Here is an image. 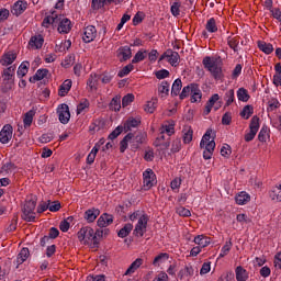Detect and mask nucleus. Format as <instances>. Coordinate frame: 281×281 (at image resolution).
I'll return each instance as SVG.
<instances>
[{"mask_svg":"<svg viewBox=\"0 0 281 281\" xmlns=\"http://www.w3.org/2000/svg\"><path fill=\"white\" fill-rule=\"evenodd\" d=\"M130 221L135 223L133 234L136 238H143L144 234L148 232V222L150 216L144 211H134L128 215Z\"/></svg>","mask_w":281,"mask_h":281,"instance_id":"obj_1","label":"nucleus"},{"mask_svg":"<svg viewBox=\"0 0 281 281\" xmlns=\"http://www.w3.org/2000/svg\"><path fill=\"white\" fill-rule=\"evenodd\" d=\"M202 65L206 71H210L215 80L223 78V59H221V57L205 56L202 60Z\"/></svg>","mask_w":281,"mask_h":281,"instance_id":"obj_2","label":"nucleus"},{"mask_svg":"<svg viewBox=\"0 0 281 281\" xmlns=\"http://www.w3.org/2000/svg\"><path fill=\"white\" fill-rule=\"evenodd\" d=\"M98 236H102V231H93L91 226H83L77 233V238L81 245H98Z\"/></svg>","mask_w":281,"mask_h":281,"instance_id":"obj_3","label":"nucleus"},{"mask_svg":"<svg viewBox=\"0 0 281 281\" xmlns=\"http://www.w3.org/2000/svg\"><path fill=\"white\" fill-rule=\"evenodd\" d=\"M36 202L34 200L26 201L22 209V218L23 221H27L31 223L32 221H36Z\"/></svg>","mask_w":281,"mask_h":281,"instance_id":"obj_4","label":"nucleus"},{"mask_svg":"<svg viewBox=\"0 0 281 281\" xmlns=\"http://www.w3.org/2000/svg\"><path fill=\"white\" fill-rule=\"evenodd\" d=\"M15 71H16V66H10L2 71V82L5 87V91L12 89V85H14Z\"/></svg>","mask_w":281,"mask_h":281,"instance_id":"obj_5","label":"nucleus"},{"mask_svg":"<svg viewBox=\"0 0 281 281\" xmlns=\"http://www.w3.org/2000/svg\"><path fill=\"white\" fill-rule=\"evenodd\" d=\"M157 183V178L155 176V171L153 169H146L143 172V188L144 190H150L153 186Z\"/></svg>","mask_w":281,"mask_h":281,"instance_id":"obj_6","label":"nucleus"},{"mask_svg":"<svg viewBox=\"0 0 281 281\" xmlns=\"http://www.w3.org/2000/svg\"><path fill=\"white\" fill-rule=\"evenodd\" d=\"M58 120L61 124H69L71 120V113L69 112V105L61 103L57 106Z\"/></svg>","mask_w":281,"mask_h":281,"instance_id":"obj_7","label":"nucleus"},{"mask_svg":"<svg viewBox=\"0 0 281 281\" xmlns=\"http://www.w3.org/2000/svg\"><path fill=\"white\" fill-rule=\"evenodd\" d=\"M13 133H14V130L12 128V125L5 124L0 131V143L10 144Z\"/></svg>","mask_w":281,"mask_h":281,"instance_id":"obj_8","label":"nucleus"},{"mask_svg":"<svg viewBox=\"0 0 281 281\" xmlns=\"http://www.w3.org/2000/svg\"><path fill=\"white\" fill-rule=\"evenodd\" d=\"M56 25L59 34H69V32H71V21L69 19L58 16Z\"/></svg>","mask_w":281,"mask_h":281,"instance_id":"obj_9","label":"nucleus"},{"mask_svg":"<svg viewBox=\"0 0 281 281\" xmlns=\"http://www.w3.org/2000/svg\"><path fill=\"white\" fill-rule=\"evenodd\" d=\"M95 36H98V30L93 25H88L83 29L82 41L86 43H92L95 41Z\"/></svg>","mask_w":281,"mask_h":281,"instance_id":"obj_10","label":"nucleus"},{"mask_svg":"<svg viewBox=\"0 0 281 281\" xmlns=\"http://www.w3.org/2000/svg\"><path fill=\"white\" fill-rule=\"evenodd\" d=\"M27 1L25 0H18L15 3H13L11 8V13L14 16H21L25 10H27Z\"/></svg>","mask_w":281,"mask_h":281,"instance_id":"obj_11","label":"nucleus"},{"mask_svg":"<svg viewBox=\"0 0 281 281\" xmlns=\"http://www.w3.org/2000/svg\"><path fill=\"white\" fill-rule=\"evenodd\" d=\"M159 133L160 135H168V137L175 135V121H165L159 128Z\"/></svg>","mask_w":281,"mask_h":281,"instance_id":"obj_12","label":"nucleus"},{"mask_svg":"<svg viewBox=\"0 0 281 281\" xmlns=\"http://www.w3.org/2000/svg\"><path fill=\"white\" fill-rule=\"evenodd\" d=\"M43 43H45L43 35H33L29 41V47L30 49H41L43 47Z\"/></svg>","mask_w":281,"mask_h":281,"instance_id":"obj_13","label":"nucleus"},{"mask_svg":"<svg viewBox=\"0 0 281 281\" xmlns=\"http://www.w3.org/2000/svg\"><path fill=\"white\" fill-rule=\"evenodd\" d=\"M116 56L121 63H124L133 56V53L131 52V47L122 46L116 50Z\"/></svg>","mask_w":281,"mask_h":281,"instance_id":"obj_14","label":"nucleus"},{"mask_svg":"<svg viewBox=\"0 0 281 281\" xmlns=\"http://www.w3.org/2000/svg\"><path fill=\"white\" fill-rule=\"evenodd\" d=\"M193 243L200 247V249H205V247H210L212 245V238L205 235H198L194 237Z\"/></svg>","mask_w":281,"mask_h":281,"instance_id":"obj_15","label":"nucleus"},{"mask_svg":"<svg viewBox=\"0 0 281 281\" xmlns=\"http://www.w3.org/2000/svg\"><path fill=\"white\" fill-rule=\"evenodd\" d=\"M203 148V158L212 159V156L214 155V149L216 148V143L214 142V138H212L211 142L205 143Z\"/></svg>","mask_w":281,"mask_h":281,"instance_id":"obj_16","label":"nucleus"},{"mask_svg":"<svg viewBox=\"0 0 281 281\" xmlns=\"http://www.w3.org/2000/svg\"><path fill=\"white\" fill-rule=\"evenodd\" d=\"M113 224V215L109 213H103L97 222L98 227H109Z\"/></svg>","mask_w":281,"mask_h":281,"instance_id":"obj_17","label":"nucleus"},{"mask_svg":"<svg viewBox=\"0 0 281 281\" xmlns=\"http://www.w3.org/2000/svg\"><path fill=\"white\" fill-rule=\"evenodd\" d=\"M251 201V195L246 191H241L235 195V203L237 205H247Z\"/></svg>","mask_w":281,"mask_h":281,"instance_id":"obj_18","label":"nucleus"},{"mask_svg":"<svg viewBox=\"0 0 281 281\" xmlns=\"http://www.w3.org/2000/svg\"><path fill=\"white\" fill-rule=\"evenodd\" d=\"M16 60V54L13 52L4 53L0 59V64L3 67H8L9 65H12Z\"/></svg>","mask_w":281,"mask_h":281,"instance_id":"obj_19","label":"nucleus"},{"mask_svg":"<svg viewBox=\"0 0 281 281\" xmlns=\"http://www.w3.org/2000/svg\"><path fill=\"white\" fill-rule=\"evenodd\" d=\"M155 146H160L162 150H165V148H168L170 146V136L166 137L165 134H159V136L156 138V140L154 142Z\"/></svg>","mask_w":281,"mask_h":281,"instance_id":"obj_20","label":"nucleus"},{"mask_svg":"<svg viewBox=\"0 0 281 281\" xmlns=\"http://www.w3.org/2000/svg\"><path fill=\"white\" fill-rule=\"evenodd\" d=\"M165 56H167V60L172 67H177V65H179V59L181 58V56H179V53L175 50H167L165 53Z\"/></svg>","mask_w":281,"mask_h":281,"instance_id":"obj_21","label":"nucleus"},{"mask_svg":"<svg viewBox=\"0 0 281 281\" xmlns=\"http://www.w3.org/2000/svg\"><path fill=\"white\" fill-rule=\"evenodd\" d=\"M144 265V259L137 258L134 262L131 263V266L125 271L124 276H133Z\"/></svg>","mask_w":281,"mask_h":281,"instance_id":"obj_22","label":"nucleus"},{"mask_svg":"<svg viewBox=\"0 0 281 281\" xmlns=\"http://www.w3.org/2000/svg\"><path fill=\"white\" fill-rule=\"evenodd\" d=\"M124 0H92V10H101L106 3H122Z\"/></svg>","mask_w":281,"mask_h":281,"instance_id":"obj_23","label":"nucleus"},{"mask_svg":"<svg viewBox=\"0 0 281 281\" xmlns=\"http://www.w3.org/2000/svg\"><path fill=\"white\" fill-rule=\"evenodd\" d=\"M235 278L237 281H247L249 280V272L241 266H238L235 269Z\"/></svg>","mask_w":281,"mask_h":281,"instance_id":"obj_24","label":"nucleus"},{"mask_svg":"<svg viewBox=\"0 0 281 281\" xmlns=\"http://www.w3.org/2000/svg\"><path fill=\"white\" fill-rule=\"evenodd\" d=\"M142 124V121L139 119H133L130 117L123 125V128L125 133H128V131H133V128H137Z\"/></svg>","mask_w":281,"mask_h":281,"instance_id":"obj_25","label":"nucleus"},{"mask_svg":"<svg viewBox=\"0 0 281 281\" xmlns=\"http://www.w3.org/2000/svg\"><path fill=\"white\" fill-rule=\"evenodd\" d=\"M194 136V131L192 130V126L184 125L182 130V138L186 144H190L192 142V137Z\"/></svg>","mask_w":281,"mask_h":281,"instance_id":"obj_26","label":"nucleus"},{"mask_svg":"<svg viewBox=\"0 0 281 281\" xmlns=\"http://www.w3.org/2000/svg\"><path fill=\"white\" fill-rule=\"evenodd\" d=\"M257 45L260 52H262L263 54H273V44L267 43L265 41H258Z\"/></svg>","mask_w":281,"mask_h":281,"instance_id":"obj_27","label":"nucleus"},{"mask_svg":"<svg viewBox=\"0 0 281 281\" xmlns=\"http://www.w3.org/2000/svg\"><path fill=\"white\" fill-rule=\"evenodd\" d=\"M100 216V211L98 209H90L85 212V218L88 223H93L95 218Z\"/></svg>","mask_w":281,"mask_h":281,"instance_id":"obj_28","label":"nucleus"},{"mask_svg":"<svg viewBox=\"0 0 281 281\" xmlns=\"http://www.w3.org/2000/svg\"><path fill=\"white\" fill-rule=\"evenodd\" d=\"M158 93L162 99L168 98V94L170 93V83L168 81H161L158 86Z\"/></svg>","mask_w":281,"mask_h":281,"instance_id":"obj_29","label":"nucleus"},{"mask_svg":"<svg viewBox=\"0 0 281 281\" xmlns=\"http://www.w3.org/2000/svg\"><path fill=\"white\" fill-rule=\"evenodd\" d=\"M218 100H221V97L218 95V93L213 94L209 101L206 102L205 105V114L209 115V113H212V109L214 108V104H216V102H218Z\"/></svg>","mask_w":281,"mask_h":281,"instance_id":"obj_30","label":"nucleus"},{"mask_svg":"<svg viewBox=\"0 0 281 281\" xmlns=\"http://www.w3.org/2000/svg\"><path fill=\"white\" fill-rule=\"evenodd\" d=\"M178 276L180 280H183V278H192V276H194V268L192 265H188L179 271Z\"/></svg>","mask_w":281,"mask_h":281,"instance_id":"obj_31","label":"nucleus"},{"mask_svg":"<svg viewBox=\"0 0 281 281\" xmlns=\"http://www.w3.org/2000/svg\"><path fill=\"white\" fill-rule=\"evenodd\" d=\"M169 258L170 255H168L167 252H161L154 258L153 265L154 267H161L164 262H168Z\"/></svg>","mask_w":281,"mask_h":281,"instance_id":"obj_32","label":"nucleus"},{"mask_svg":"<svg viewBox=\"0 0 281 281\" xmlns=\"http://www.w3.org/2000/svg\"><path fill=\"white\" fill-rule=\"evenodd\" d=\"M69 91H71V80L67 79L59 87L58 95H60V98H65Z\"/></svg>","mask_w":281,"mask_h":281,"instance_id":"obj_33","label":"nucleus"},{"mask_svg":"<svg viewBox=\"0 0 281 281\" xmlns=\"http://www.w3.org/2000/svg\"><path fill=\"white\" fill-rule=\"evenodd\" d=\"M34 115H36V111L30 110L24 114L23 124L24 128H30L32 126V122H34Z\"/></svg>","mask_w":281,"mask_h":281,"instance_id":"obj_34","label":"nucleus"},{"mask_svg":"<svg viewBox=\"0 0 281 281\" xmlns=\"http://www.w3.org/2000/svg\"><path fill=\"white\" fill-rule=\"evenodd\" d=\"M56 23H58V15H56V13H52V15L44 18L42 25L43 27H49V25H56Z\"/></svg>","mask_w":281,"mask_h":281,"instance_id":"obj_35","label":"nucleus"},{"mask_svg":"<svg viewBox=\"0 0 281 281\" xmlns=\"http://www.w3.org/2000/svg\"><path fill=\"white\" fill-rule=\"evenodd\" d=\"M271 137V130L268 126H262L259 134L258 139L259 142H267Z\"/></svg>","mask_w":281,"mask_h":281,"instance_id":"obj_36","label":"nucleus"},{"mask_svg":"<svg viewBox=\"0 0 281 281\" xmlns=\"http://www.w3.org/2000/svg\"><path fill=\"white\" fill-rule=\"evenodd\" d=\"M89 106H90L89 100L82 99L80 103L77 105V115H82L87 113V111H89Z\"/></svg>","mask_w":281,"mask_h":281,"instance_id":"obj_37","label":"nucleus"},{"mask_svg":"<svg viewBox=\"0 0 281 281\" xmlns=\"http://www.w3.org/2000/svg\"><path fill=\"white\" fill-rule=\"evenodd\" d=\"M193 91L191 92V102H201V98H203V93L201 92V89L199 88V85L195 83L193 86Z\"/></svg>","mask_w":281,"mask_h":281,"instance_id":"obj_38","label":"nucleus"},{"mask_svg":"<svg viewBox=\"0 0 281 281\" xmlns=\"http://www.w3.org/2000/svg\"><path fill=\"white\" fill-rule=\"evenodd\" d=\"M194 87H196V83H190L187 87H184L180 93V100H186L189 95H192V92L194 91Z\"/></svg>","mask_w":281,"mask_h":281,"instance_id":"obj_39","label":"nucleus"},{"mask_svg":"<svg viewBox=\"0 0 281 281\" xmlns=\"http://www.w3.org/2000/svg\"><path fill=\"white\" fill-rule=\"evenodd\" d=\"M250 98L251 97L249 95V91H247V89L239 88L237 90V99L239 100V102H249Z\"/></svg>","mask_w":281,"mask_h":281,"instance_id":"obj_40","label":"nucleus"},{"mask_svg":"<svg viewBox=\"0 0 281 281\" xmlns=\"http://www.w3.org/2000/svg\"><path fill=\"white\" fill-rule=\"evenodd\" d=\"M157 99H150L145 103L144 111L146 113H153L154 111H157Z\"/></svg>","mask_w":281,"mask_h":281,"instance_id":"obj_41","label":"nucleus"},{"mask_svg":"<svg viewBox=\"0 0 281 281\" xmlns=\"http://www.w3.org/2000/svg\"><path fill=\"white\" fill-rule=\"evenodd\" d=\"M27 258H30V249L22 248L16 258L18 265H23Z\"/></svg>","mask_w":281,"mask_h":281,"instance_id":"obj_42","label":"nucleus"},{"mask_svg":"<svg viewBox=\"0 0 281 281\" xmlns=\"http://www.w3.org/2000/svg\"><path fill=\"white\" fill-rule=\"evenodd\" d=\"M205 30L209 31L211 34H214V32H218V26L216 25V19L214 18L209 19L205 24Z\"/></svg>","mask_w":281,"mask_h":281,"instance_id":"obj_43","label":"nucleus"},{"mask_svg":"<svg viewBox=\"0 0 281 281\" xmlns=\"http://www.w3.org/2000/svg\"><path fill=\"white\" fill-rule=\"evenodd\" d=\"M233 245L234 244H232V239L225 243V245L222 247L221 252L218 255V260H221V258H225V256H227L229 251H232Z\"/></svg>","mask_w":281,"mask_h":281,"instance_id":"obj_44","label":"nucleus"},{"mask_svg":"<svg viewBox=\"0 0 281 281\" xmlns=\"http://www.w3.org/2000/svg\"><path fill=\"white\" fill-rule=\"evenodd\" d=\"M131 232H133V224L127 223L124 225L123 228H121L119 231V238H126V236H128V234H131Z\"/></svg>","mask_w":281,"mask_h":281,"instance_id":"obj_45","label":"nucleus"},{"mask_svg":"<svg viewBox=\"0 0 281 281\" xmlns=\"http://www.w3.org/2000/svg\"><path fill=\"white\" fill-rule=\"evenodd\" d=\"M100 150V145H94V147L91 149V151L89 153L88 157H87V164L91 165L93 164V161H95V156L98 155Z\"/></svg>","mask_w":281,"mask_h":281,"instance_id":"obj_46","label":"nucleus"},{"mask_svg":"<svg viewBox=\"0 0 281 281\" xmlns=\"http://www.w3.org/2000/svg\"><path fill=\"white\" fill-rule=\"evenodd\" d=\"M214 137H212V130H207L200 142V148H205V144H210Z\"/></svg>","mask_w":281,"mask_h":281,"instance_id":"obj_47","label":"nucleus"},{"mask_svg":"<svg viewBox=\"0 0 281 281\" xmlns=\"http://www.w3.org/2000/svg\"><path fill=\"white\" fill-rule=\"evenodd\" d=\"M133 139V134H127L120 143V150L121 153H125L126 148H128V142Z\"/></svg>","mask_w":281,"mask_h":281,"instance_id":"obj_48","label":"nucleus"},{"mask_svg":"<svg viewBox=\"0 0 281 281\" xmlns=\"http://www.w3.org/2000/svg\"><path fill=\"white\" fill-rule=\"evenodd\" d=\"M181 87H183L181 79H176L171 87V95H179V93L181 92Z\"/></svg>","mask_w":281,"mask_h":281,"instance_id":"obj_49","label":"nucleus"},{"mask_svg":"<svg viewBox=\"0 0 281 281\" xmlns=\"http://www.w3.org/2000/svg\"><path fill=\"white\" fill-rule=\"evenodd\" d=\"M110 109L111 111H120L122 109V100L120 97H114L112 101L110 102Z\"/></svg>","mask_w":281,"mask_h":281,"instance_id":"obj_50","label":"nucleus"},{"mask_svg":"<svg viewBox=\"0 0 281 281\" xmlns=\"http://www.w3.org/2000/svg\"><path fill=\"white\" fill-rule=\"evenodd\" d=\"M251 115H254V106L245 105L240 112V116L244 117V120H249Z\"/></svg>","mask_w":281,"mask_h":281,"instance_id":"obj_51","label":"nucleus"},{"mask_svg":"<svg viewBox=\"0 0 281 281\" xmlns=\"http://www.w3.org/2000/svg\"><path fill=\"white\" fill-rule=\"evenodd\" d=\"M240 43V40L238 38V36H229L227 40V44L231 47V49L238 52V45Z\"/></svg>","mask_w":281,"mask_h":281,"instance_id":"obj_52","label":"nucleus"},{"mask_svg":"<svg viewBox=\"0 0 281 281\" xmlns=\"http://www.w3.org/2000/svg\"><path fill=\"white\" fill-rule=\"evenodd\" d=\"M29 67H30V63L23 61L18 69V77L23 78L24 76H27Z\"/></svg>","mask_w":281,"mask_h":281,"instance_id":"obj_53","label":"nucleus"},{"mask_svg":"<svg viewBox=\"0 0 281 281\" xmlns=\"http://www.w3.org/2000/svg\"><path fill=\"white\" fill-rule=\"evenodd\" d=\"M148 54V50H138L134 58L132 59V63L135 65L137 63H142V60L146 59V55Z\"/></svg>","mask_w":281,"mask_h":281,"instance_id":"obj_54","label":"nucleus"},{"mask_svg":"<svg viewBox=\"0 0 281 281\" xmlns=\"http://www.w3.org/2000/svg\"><path fill=\"white\" fill-rule=\"evenodd\" d=\"M16 167H14V164L12 162H7L5 165L2 166L1 168V175H12L14 172Z\"/></svg>","mask_w":281,"mask_h":281,"instance_id":"obj_55","label":"nucleus"},{"mask_svg":"<svg viewBox=\"0 0 281 281\" xmlns=\"http://www.w3.org/2000/svg\"><path fill=\"white\" fill-rule=\"evenodd\" d=\"M250 131H254L255 133H258L260 128V117L258 116H252L249 125Z\"/></svg>","mask_w":281,"mask_h":281,"instance_id":"obj_56","label":"nucleus"},{"mask_svg":"<svg viewBox=\"0 0 281 281\" xmlns=\"http://www.w3.org/2000/svg\"><path fill=\"white\" fill-rule=\"evenodd\" d=\"M221 155L222 157L229 159V157L232 156V146H229L228 144H224L221 148Z\"/></svg>","mask_w":281,"mask_h":281,"instance_id":"obj_57","label":"nucleus"},{"mask_svg":"<svg viewBox=\"0 0 281 281\" xmlns=\"http://www.w3.org/2000/svg\"><path fill=\"white\" fill-rule=\"evenodd\" d=\"M49 74V70L47 69H38L35 75L33 76V80H43L47 75Z\"/></svg>","mask_w":281,"mask_h":281,"instance_id":"obj_58","label":"nucleus"},{"mask_svg":"<svg viewBox=\"0 0 281 281\" xmlns=\"http://www.w3.org/2000/svg\"><path fill=\"white\" fill-rule=\"evenodd\" d=\"M87 86L89 87V89H91V91H93V89H95V87H98V76L90 75V77L87 81Z\"/></svg>","mask_w":281,"mask_h":281,"instance_id":"obj_59","label":"nucleus"},{"mask_svg":"<svg viewBox=\"0 0 281 281\" xmlns=\"http://www.w3.org/2000/svg\"><path fill=\"white\" fill-rule=\"evenodd\" d=\"M276 109H280V101L278 99H271L268 101V111H276Z\"/></svg>","mask_w":281,"mask_h":281,"instance_id":"obj_60","label":"nucleus"},{"mask_svg":"<svg viewBox=\"0 0 281 281\" xmlns=\"http://www.w3.org/2000/svg\"><path fill=\"white\" fill-rule=\"evenodd\" d=\"M124 131V126H117L110 135L109 139H117L120 135H122V132Z\"/></svg>","mask_w":281,"mask_h":281,"instance_id":"obj_61","label":"nucleus"},{"mask_svg":"<svg viewBox=\"0 0 281 281\" xmlns=\"http://www.w3.org/2000/svg\"><path fill=\"white\" fill-rule=\"evenodd\" d=\"M225 100H226V105L229 106L231 104H233L235 97H234V89L228 90L225 93Z\"/></svg>","mask_w":281,"mask_h":281,"instance_id":"obj_62","label":"nucleus"},{"mask_svg":"<svg viewBox=\"0 0 281 281\" xmlns=\"http://www.w3.org/2000/svg\"><path fill=\"white\" fill-rule=\"evenodd\" d=\"M135 100V95L133 93H128L122 99V106H128Z\"/></svg>","mask_w":281,"mask_h":281,"instance_id":"obj_63","label":"nucleus"},{"mask_svg":"<svg viewBox=\"0 0 281 281\" xmlns=\"http://www.w3.org/2000/svg\"><path fill=\"white\" fill-rule=\"evenodd\" d=\"M181 3L180 2H173L171 5V14L173 16H179V14H181Z\"/></svg>","mask_w":281,"mask_h":281,"instance_id":"obj_64","label":"nucleus"}]
</instances>
